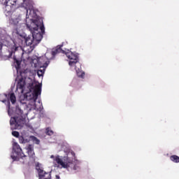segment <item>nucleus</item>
Returning <instances> with one entry per match:
<instances>
[{"label": "nucleus", "instance_id": "nucleus-7", "mask_svg": "<svg viewBox=\"0 0 179 179\" xmlns=\"http://www.w3.org/2000/svg\"><path fill=\"white\" fill-rule=\"evenodd\" d=\"M56 163L59 164L63 169H68L69 167V164H72L73 163V159L68 156H65L62 158H59V156H57L55 158Z\"/></svg>", "mask_w": 179, "mask_h": 179}, {"label": "nucleus", "instance_id": "nucleus-22", "mask_svg": "<svg viewBox=\"0 0 179 179\" xmlns=\"http://www.w3.org/2000/svg\"><path fill=\"white\" fill-rule=\"evenodd\" d=\"M46 135H48L49 136H52L54 135V131L50 129V127H48L46 129Z\"/></svg>", "mask_w": 179, "mask_h": 179}, {"label": "nucleus", "instance_id": "nucleus-27", "mask_svg": "<svg viewBox=\"0 0 179 179\" xmlns=\"http://www.w3.org/2000/svg\"><path fill=\"white\" fill-rule=\"evenodd\" d=\"M48 66V63L46 62L44 64H43V67L44 68H47Z\"/></svg>", "mask_w": 179, "mask_h": 179}, {"label": "nucleus", "instance_id": "nucleus-15", "mask_svg": "<svg viewBox=\"0 0 179 179\" xmlns=\"http://www.w3.org/2000/svg\"><path fill=\"white\" fill-rule=\"evenodd\" d=\"M59 52H62V54H65V50H62V45L57 46L56 49H53L51 51V55L52 58L57 55V54H59Z\"/></svg>", "mask_w": 179, "mask_h": 179}, {"label": "nucleus", "instance_id": "nucleus-5", "mask_svg": "<svg viewBox=\"0 0 179 179\" xmlns=\"http://www.w3.org/2000/svg\"><path fill=\"white\" fill-rule=\"evenodd\" d=\"M17 0H0L1 5L3 6V9L6 16H10L16 9V3Z\"/></svg>", "mask_w": 179, "mask_h": 179}, {"label": "nucleus", "instance_id": "nucleus-28", "mask_svg": "<svg viewBox=\"0 0 179 179\" xmlns=\"http://www.w3.org/2000/svg\"><path fill=\"white\" fill-rule=\"evenodd\" d=\"M71 155L73 156V157L75 159V152L73 151L71 152Z\"/></svg>", "mask_w": 179, "mask_h": 179}, {"label": "nucleus", "instance_id": "nucleus-4", "mask_svg": "<svg viewBox=\"0 0 179 179\" xmlns=\"http://www.w3.org/2000/svg\"><path fill=\"white\" fill-rule=\"evenodd\" d=\"M3 45L7 47L8 48H10L11 55L12 54H15V52L17 51V48H19V47L16 46L15 42L12 41L10 36L8 35H2L1 36H0V51L1 50H2Z\"/></svg>", "mask_w": 179, "mask_h": 179}, {"label": "nucleus", "instance_id": "nucleus-6", "mask_svg": "<svg viewBox=\"0 0 179 179\" xmlns=\"http://www.w3.org/2000/svg\"><path fill=\"white\" fill-rule=\"evenodd\" d=\"M9 22L11 26H13L14 30H15L16 33H19V30H20L22 24H23L22 16L20 15H12Z\"/></svg>", "mask_w": 179, "mask_h": 179}, {"label": "nucleus", "instance_id": "nucleus-9", "mask_svg": "<svg viewBox=\"0 0 179 179\" xmlns=\"http://www.w3.org/2000/svg\"><path fill=\"white\" fill-rule=\"evenodd\" d=\"M24 89H26V80L21 77L17 82L16 90H18L20 93L23 94L24 92Z\"/></svg>", "mask_w": 179, "mask_h": 179}, {"label": "nucleus", "instance_id": "nucleus-13", "mask_svg": "<svg viewBox=\"0 0 179 179\" xmlns=\"http://www.w3.org/2000/svg\"><path fill=\"white\" fill-rule=\"evenodd\" d=\"M13 149L15 153L17 155V156L21 157V159H23V157H26L25 155L22 152V148H20V145H19V144H17V143H14Z\"/></svg>", "mask_w": 179, "mask_h": 179}, {"label": "nucleus", "instance_id": "nucleus-12", "mask_svg": "<svg viewBox=\"0 0 179 179\" xmlns=\"http://www.w3.org/2000/svg\"><path fill=\"white\" fill-rule=\"evenodd\" d=\"M39 179H51V172H45L41 169H38Z\"/></svg>", "mask_w": 179, "mask_h": 179}, {"label": "nucleus", "instance_id": "nucleus-17", "mask_svg": "<svg viewBox=\"0 0 179 179\" xmlns=\"http://www.w3.org/2000/svg\"><path fill=\"white\" fill-rule=\"evenodd\" d=\"M6 100H8V94H0V101H2V103H6Z\"/></svg>", "mask_w": 179, "mask_h": 179}, {"label": "nucleus", "instance_id": "nucleus-24", "mask_svg": "<svg viewBox=\"0 0 179 179\" xmlns=\"http://www.w3.org/2000/svg\"><path fill=\"white\" fill-rule=\"evenodd\" d=\"M18 138L20 143H24V137H23V136H20Z\"/></svg>", "mask_w": 179, "mask_h": 179}, {"label": "nucleus", "instance_id": "nucleus-21", "mask_svg": "<svg viewBox=\"0 0 179 179\" xmlns=\"http://www.w3.org/2000/svg\"><path fill=\"white\" fill-rule=\"evenodd\" d=\"M30 139H31L33 141V142H34L36 145L40 144V140H38V138H37L36 136H31Z\"/></svg>", "mask_w": 179, "mask_h": 179}, {"label": "nucleus", "instance_id": "nucleus-18", "mask_svg": "<svg viewBox=\"0 0 179 179\" xmlns=\"http://www.w3.org/2000/svg\"><path fill=\"white\" fill-rule=\"evenodd\" d=\"M170 159L173 163H179V157L177 155H171Z\"/></svg>", "mask_w": 179, "mask_h": 179}, {"label": "nucleus", "instance_id": "nucleus-30", "mask_svg": "<svg viewBox=\"0 0 179 179\" xmlns=\"http://www.w3.org/2000/svg\"><path fill=\"white\" fill-rule=\"evenodd\" d=\"M50 159H55V157L54 155H51Z\"/></svg>", "mask_w": 179, "mask_h": 179}, {"label": "nucleus", "instance_id": "nucleus-16", "mask_svg": "<svg viewBox=\"0 0 179 179\" xmlns=\"http://www.w3.org/2000/svg\"><path fill=\"white\" fill-rule=\"evenodd\" d=\"M34 41H35L33 39V37L31 38V36H28L25 38L26 45H31V44H33Z\"/></svg>", "mask_w": 179, "mask_h": 179}, {"label": "nucleus", "instance_id": "nucleus-26", "mask_svg": "<svg viewBox=\"0 0 179 179\" xmlns=\"http://www.w3.org/2000/svg\"><path fill=\"white\" fill-rule=\"evenodd\" d=\"M24 143H29V142H30V140H29L27 138H24Z\"/></svg>", "mask_w": 179, "mask_h": 179}, {"label": "nucleus", "instance_id": "nucleus-20", "mask_svg": "<svg viewBox=\"0 0 179 179\" xmlns=\"http://www.w3.org/2000/svg\"><path fill=\"white\" fill-rule=\"evenodd\" d=\"M75 69L77 71V76H78V78H82L83 79V78H85V72L80 71H78V69L76 68V66Z\"/></svg>", "mask_w": 179, "mask_h": 179}, {"label": "nucleus", "instance_id": "nucleus-8", "mask_svg": "<svg viewBox=\"0 0 179 179\" xmlns=\"http://www.w3.org/2000/svg\"><path fill=\"white\" fill-rule=\"evenodd\" d=\"M65 55L67 57L68 59H69V65L70 66H75L77 65H80L79 63V56L76 53H73L71 51L68 50V52H64Z\"/></svg>", "mask_w": 179, "mask_h": 179}, {"label": "nucleus", "instance_id": "nucleus-31", "mask_svg": "<svg viewBox=\"0 0 179 179\" xmlns=\"http://www.w3.org/2000/svg\"><path fill=\"white\" fill-rule=\"evenodd\" d=\"M76 167H77L76 166H74L73 168V170H77Z\"/></svg>", "mask_w": 179, "mask_h": 179}, {"label": "nucleus", "instance_id": "nucleus-11", "mask_svg": "<svg viewBox=\"0 0 179 179\" xmlns=\"http://www.w3.org/2000/svg\"><path fill=\"white\" fill-rule=\"evenodd\" d=\"M8 100V115H10V102L12 104H15L16 103V96L15 95V93L12 92L9 94V98L7 99ZM10 100V101H9Z\"/></svg>", "mask_w": 179, "mask_h": 179}, {"label": "nucleus", "instance_id": "nucleus-29", "mask_svg": "<svg viewBox=\"0 0 179 179\" xmlns=\"http://www.w3.org/2000/svg\"><path fill=\"white\" fill-rule=\"evenodd\" d=\"M56 179H61L59 175H56Z\"/></svg>", "mask_w": 179, "mask_h": 179}, {"label": "nucleus", "instance_id": "nucleus-10", "mask_svg": "<svg viewBox=\"0 0 179 179\" xmlns=\"http://www.w3.org/2000/svg\"><path fill=\"white\" fill-rule=\"evenodd\" d=\"M22 6L25 8L27 12V16H29V10L31 12L33 10V1L32 0H23Z\"/></svg>", "mask_w": 179, "mask_h": 179}, {"label": "nucleus", "instance_id": "nucleus-2", "mask_svg": "<svg viewBox=\"0 0 179 179\" xmlns=\"http://www.w3.org/2000/svg\"><path fill=\"white\" fill-rule=\"evenodd\" d=\"M29 90L30 92H27L21 96L22 103H26L25 101H30L31 100L36 103L38 96L41 94V84L31 83L29 84Z\"/></svg>", "mask_w": 179, "mask_h": 179}, {"label": "nucleus", "instance_id": "nucleus-19", "mask_svg": "<svg viewBox=\"0 0 179 179\" xmlns=\"http://www.w3.org/2000/svg\"><path fill=\"white\" fill-rule=\"evenodd\" d=\"M14 61H15L14 62V65H15L16 69H20V64H22V62H20V61H19L16 59H15Z\"/></svg>", "mask_w": 179, "mask_h": 179}, {"label": "nucleus", "instance_id": "nucleus-14", "mask_svg": "<svg viewBox=\"0 0 179 179\" xmlns=\"http://www.w3.org/2000/svg\"><path fill=\"white\" fill-rule=\"evenodd\" d=\"M26 149L29 157L31 159H34V157H36V154L34 153V145L29 144L26 147Z\"/></svg>", "mask_w": 179, "mask_h": 179}, {"label": "nucleus", "instance_id": "nucleus-25", "mask_svg": "<svg viewBox=\"0 0 179 179\" xmlns=\"http://www.w3.org/2000/svg\"><path fill=\"white\" fill-rule=\"evenodd\" d=\"M38 76H43V75H44V71H43V70H38L37 72Z\"/></svg>", "mask_w": 179, "mask_h": 179}, {"label": "nucleus", "instance_id": "nucleus-3", "mask_svg": "<svg viewBox=\"0 0 179 179\" xmlns=\"http://www.w3.org/2000/svg\"><path fill=\"white\" fill-rule=\"evenodd\" d=\"M41 26L40 27V31H38L39 26L37 22H32L30 24H27V27L29 28V31H31L33 37L34 41L36 43H40L41 40H43V35L45 33V28L44 27V24L43 22L41 23Z\"/></svg>", "mask_w": 179, "mask_h": 179}, {"label": "nucleus", "instance_id": "nucleus-1", "mask_svg": "<svg viewBox=\"0 0 179 179\" xmlns=\"http://www.w3.org/2000/svg\"><path fill=\"white\" fill-rule=\"evenodd\" d=\"M15 113L17 116L11 118L10 120L12 129H22L23 127L31 128V124L29 123V120H26V115L23 113L20 107L16 106Z\"/></svg>", "mask_w": 179, "mask_h": 179}, {"label": "nucleus", "instance_id": "nucleus-23", "mask_svg": "<svg viewBox=\"0 0 179 179\" xmlns=\"http://www.w3.org/2000/svg\"><path fill=\"white\" fill-rule=\"evenodd\" d=\"M12 135H13V136H15V138H19L20 134H19L18 131H12Z\"/></svg>", "mask_w": 179, "mask_h": 179}]
</instances>
